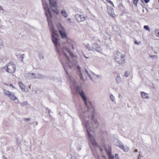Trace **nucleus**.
Here are the masks:
<instances>
[{
    "mask_svg": "<svg viewBox=\"0 0 159 159\" xmlns=\"http://www.w3.org/2000/svg\"><path fill=\"white\" fill-rule=\"evenodd\" d=\"M50 7L52 10L57 15L59 14L57 10V7L56 0H48ZM43 8L45 11V15L47 18L49 26V27L51 36L52 41L55 46L56 50L58 54L60 55L59 57L63 66L66 74L68 76L69 74L67 69L66 66L72 69L73 64L70 60L69 57L65 53V51H67L70 54L72 58L75 57L74 55L71 51L69 48L63 47H61L60 45L59 35L57 31L55 30L52 23V15L50 11V9L48 6V4L45 0H42Z\"/></svg>",
    "mask_w": 159,
    "mask_h": 159,
    "instance_id": "1",
    "label": "nucleus"
},
{
    "mask_svg": "<svg viewBox=\"0 0 159 159\" xmlns=\"http://www.w3.org/2000/svg\"><path fill=\"white\" fill-rule=\"evenodd\" d=\"M70 88L72 86L73 87H76L77 92L79 94L82 98L84 100V103L87 107L88 116H86L85 114L87 112L85 111L81 113L80 117L81 120L82 124L84 127L86 129L87 135L90 142L93 145H96V142L93 136L90 133L89 131L92 130L93 128H97L98 125V122L95 118V110L93 107L91 105V103H87V99L85 94L81 88L79 86H77V83L73 80L70 79Z\"/></svg>",
    "mask_w": 159,
    "mask_h": 159,
    "instance_id": "2",
    "label": "nucleus"
},
{
    "mask_svg": "<svg viewBox=\"0 0 159 159\" xmlns=\"http://www.w3.org/2000/svg\"><path fill=\"white\" fill-rule=\"evenodd\" d=\"M124 55L118 51L115 52L114 58L115 61L119 65H122L125 62Z\"/></svg>",
    "mask_w": 159,
    "mask_h": 159,
    "instance_id": "3",
    "label": "nucleus"
},
{
    "mask_svg": "<svg viewBox=\"0 0 159 159\" xmlns=\"http://www.w3.org/2000/svg\"><path fill=\"white\" fill-rule=\"evenodd\" d=\"M105 151L108 156L109 159H114V156L112 155L111 147L109 145H107L104 147ZM116 159H119L118 155L116 153L115 155Z\"/></svg>",
    "mask_w": 159,
    "mask_h": 159,
    "instance_id": "4",
    "label": "nucleus"
},
{
    "mask_svg": "<svg viewBox=\"0 0 159 159\" xmlns=\"http://www.w3.org/2000/svg\"><path fill=\"white\" fill-rule=\"evenodd\" d=\"M25 76H27V78L28 79H43L45 78V76L40 74H35L33 73H28L25 74Z\"/></svg>",
    "mask_w": 159,
    "mask_h": 159,
    "instance_id": "5",
    "label": "nucleus"
},
{
    "mask_svg": "<svg viewBox=\"0 0 159 159\" xmlns=\"http://www.w3.org/2000/svg\"><path fill=\"white\" fill-rule=\"evenodd\" d=\"M16 69V66L12 62H10L7 66L6 71L9 73L13 74L15 71Z\"/></svg>",
    "mask_w": 159,
    "mask_h": 159,
    "instance_id": "6",
    "label": "nucleus"
},
{
    "mask_svg": "<svg viewBox=\"0 0 159 159\" xmlns=\"http://www.w3.org/2000/svg\"><path fill=\"white\" fill-rule=\"evenodd\" d=\"M60 25V27L59 28L58 30L61 38L63 39H68L67 34L65 32V30L64 28L61 25Z\"/></svg>",
    "mask_w": 159,
    "mask_h": 159,
    "instance_id": "7",
    "label": "nucleus"
},
{
    "mask_svg": "<svg viewBox=\"0 0 159 159\" xmlns=\"http://www.w3.org/2000/svg\"><path fill=\"white\" fill-rule=\"evenodd\" d=\"M75 18L78 22H81L84 21L85 17L82 15L76 14L75 16Z\"/></svg>",
    "mask_w": 159,
    "mask_h": 159,
    "instance_id": "8",
    "label": "nucleus"
},
{
    "mask_svg": "<svg viewBox=\"0 0 159 159\" xmlns=\"http://www.w3.org/2000/svg\"><path fill=\"white\" fill-rule=\"evenodd\" d=\"M107 10L108 14L112 17H114L116 16L114 13V10L111 7H109L107 8Z\"/></svg>",
    "mask_w": 159,
    "mask_h": 159,
    "instance_id": "9",
    "label": "nucleus"
},
{
    "mask_svg": "<svg viewBox=\"0 0 159 159\" xmlns=\"http://www.w3.org/2000/svg\"><path fill=\"white\" fill-rule=\"evenodd\" d=\"M92 48L98 52H99V46L97 43H94L92 45Z\"/></svg>",
    "mask_w": 159,
    "mask_h": 159,
    "instance_id": "10",
    "label": "nucleus"
},
{
    "mask_svg": "<svg viewBox=\"0 0 159 159\" xmlns=\"http://www.w3.org/2000/svg\"><path fill=\"white\" fill-rule=\"evenodd\" d=\"M120 148L125 152H127L129 151V148L127 146H124V145H119Z\"/></svg>",
    "mask_w": 159,
    "mask_h": 159,
    "instance_id": "11",
    "label": "nucleus"
},
{
    "mask_svg": "<svg viewBox=\"0 0 159 159\" xmlns=\"http://www.w3.org/2000/svg\"><path fill=\"white\" fill-rule=\"evenodd\" d=\"M107 133L105 131L102 130L100 132V137L101 136L103 139L106 137L107 136Z\"/></svg>",
    "mask_w": 159,
    "mask_h": 159,
    "instance_id": "12",
    "label": "nucleus"
},
{
    "mask_svg": "<svg viewBox=\"0 0 159 159\" xmlns=\"http://www.w3.org/2000/svg\"><path fill=\"white\" fill-rule=\"evenodd\" d=\"M85 75H87L90 78L91 80H92V78L91 75L89 74L88 71L87 69L85 68H84L83 70Z\"/></svg>",
    "mask_w": 159,
    "mask_h": 159,
    "instance_id": "13",
    "label": "nucleus"
},
{
    "mask_svg": "<svg viewBox=\"0 0 159 159\" xmlns=\"http://www.w3.org/2000/svg\"><path fill=\"white\" fill-rule=\"evenodd\" d=\"M141 95L143 98H148V94L144 92H141Z\"/></svg>",
    "mask_w": 159,
    "mask_h": 159,
    "instance_id": "14",
    "label": "nucleus"
},
{
    "mask_svg": "<svg viewBox=\"0 0 159 159\" xmlns=\"http://www.w3.org/2000/svg\"><path fill=\"white\" fill-rule=\"evenodd\" d=\"M93 154L94 156L96 159H99V156L97 151L95 150L93 152Z\"/></svg>",
    "mask_w": 159,
    "mask_h": 159,
    "instance_id": "15",
    "label": "nucleus"
},
{
    "mask_svg": "<svg viewBox=\"0 0 159 159\" xmlns=\"http://www.w3.org/2000/svg\"><path fill=\"white\" fill-rule=\"evenodd\" d=\"M18 84L22 90L25 91V85L21 82H19Z\"/></svg>",
    "mask_w": 159,
    "mask_h": 159,
    "instance_id": "16",
    "label": "nucleus"
},
{
    "mask_svg": "<svg viewBox=\"0 0 159 159\" xmlns=\"http://www.w3.org/2000/svg\"><path fill=\"white\" fill-rule=\"evenodd\" d=\"M11 99L15 100L17 98L13 94L11 93L8 96Z\"/></svg>",
    "mask_w": 159,
    "mask_h": 159,
    "instance_id": "17",
    "label": "nucleus"
},
{
    "mask_svg": "<svg viewBox=\"0 0 159 159\" xmlns=\"http://www.w3.org/2000/svg\"><path fill=\"white\" fill-rule=\"evenodd\" d=\"M61 13L66 18L67 16V15L65 10H62L61 11Z\"/></svg>",
    "mask_w": 159,
    "mask_h": 159,
    "instance_id": "18",
    "label": "nucleus"
},
{
    "mask_svg": "<svg viewBox=\"0 0 159 159\" xmlns=\"http://www.w3.org/2000/svg\"><path fill=\"white\" fill-rule=\"evenodd\" d=\"M116 82L118 84L120 83L121 82V79L119 76H117L116 79Z\"/></svg>",
    "mask_w": 159,
    "mask_h": 159,
    "instance_id": "19",
    "label": "nucleus"
},
{
    "mask_svg": "<svg viewBox=\"0 0 159 159\" xmlns=\"http://www.w3.org/2000/svg\"><path fill=\"white\" fill-rule=\"evenodd\" d=\"M110 98L112 102H114L115 101V97L111 93H110Z\"/></svg>",
    "mask_w": 159,
    "mask_h": 159,
    "instance_id": "20",
    "label": "nucleus"
},
{
    "mask_svg": "<svg viewBox=\"0 0 159 159\" xmlns=\"http://www.w3.org/2000/svg\"><path fill=\"white\" fill-rule=\"evenodd\" d=\"M104 36L106 39H110V35L107 32L104 35Z\"/></svg>",
    "mask_w": 159,
    "mask_h": 159,
    "instance_id": "21",
    "label": "nucleus"
},
{
    "mask_svg": "<svg viewBox=\"0 0 159 159\" xmlns=\"http://www.w3.org/2000/svg\"><path fill=\"white\" fill-rule=\"evenodd\" d=\"M155 35L157 37H159V29H156L154 31Z\"/></svg>",
    "mask_w": 159,
    "mask_h": 159,
    "instance_id": "22",
    "label": "nucleus"
},
{
    "mask_svg": "<svg viewBox=\"0 0 159 159\" xmlns=\"http://www.w3.org/2000/svg\"><path fill=\"white\" fill-rule=\"evenodd\" d=\"M78 68L79 69V75L80 76V78L81 79H83V75L81 73V71H80V66H78Z\"/></svg>",
    "mask_w": 159,
    "mask_h": 159,
    "instance_id": "23",
    "label": "nucleus"
},
{
    "mask_svg": "<svg viewBox=\"0 0 159 159\" xmlns=\"http://www.w3.org/2000/svg\"><path fill=\"white\" fill-rule=\"evenodd\" d=\"M4 93L6 95H8V96L11 93L9 91L6 90H4Z\"/></svg>",
    "mask_w": 159,
    "mask_h": 159,
    "instance_id": "24",
    "label": "nucleus"
},
{
    "mask_svg": "<svg viewBox=\"0 0 159 159\" xmlns=\"http://www.w3.org/2000/svg\"><path fill=\"white\" fill-rule=\"evenodd\" d=\"M123 145V144L121 143V142L119 140L117 141V143L116 144V145L117 146L119 147L120 148L119 145Z\"/></svg>",
    "mask_w": 159,
    "mask_h": 159,
    "instance_id": "25",
    "label": "nucleus"
},
{
    "mask_svg": "<svg viewBox=\"0 0 159 159\" xmlns=\"http://www.w3.org/2000/svg\"><path fill=\"white\" fill-rule=\"evenodd\" d=\"M44 56L41 53H39V58L40 60L43 59H44Z\"/></svg>",
    "mask_w": 159,
    "mask_h": 159,
    "instance_id": "26",
    "label": "nucleus"
},
{
    "mask_svg": "<svg viewBox=\"0 0 159 159\" xmlns=\"http://www.w3.org/2000/svg\"><path fill=\"white\" fill-rule=\"evenodd\" d=\"M86 48L87 49H89V51L91 50H92L89 44H87L86 45Z\"/></svg>",
    "mask_w": 159,
    "mask_h": 159,
    "instance_id": "27",
    "label": "nucleus"
},
{
    "mask_svg": "<svg viewBox=\"0 0 159 159\" xmlns=\"http://www.w3.org/2000/svg\"><path fill=\"white\" fill-rule=\"evenodd\" d=\"M130 74L129 71H127L125 73V75L126 77H128Z\"/></svg>",
    "mask_w": 159,
    "mask_h": 159,
    "instance_id": "28",
    "label": "nucleus"
},
{
    "mask_svg": "<svg viewBox=\"0 0 159 159\" xmlns=\"http://www.w3.org/2000/svg\"><path fill=\"white\" fill-rule=\"evenodd\" d=\"M144 28L146 30L149 31L150 30V29L148 25H145L144 26Z\"/></svg>",
    "mask_w": 159,
    "mask_h": 159,
    "instance_id": "29",
    "label": "nucleus"
},
{
    "mask_svg": "<svg viewBox=\"0 0 159 159\" xmlns=\"http://www.w3.org/2000/svg\"><path fill=\"white\" fill-rule=\"evenodd\" d=\"M139 0H133V3L134 5L137 6L138 2Z\"/></svg>",
    "mask_w": 159,
    "mask_h": 159,
    "instance_id": "30",
    "label": "nucleus"
},
{
    "mask_svg": "<svg viewBox=\"0 0 159 159\" xmlns=\"http://www.w3.org/2000/svg\"><path fill=\"white\" fill-rule=\"evenodd\" d=\"M24 55H25L24 54H23L21 55L20 56V58L21 59L22 61L23 62H24L23 59L24 58Z\"/></svg>",
    "mask_w": 159,
    "mask_h": 159,
    "instance_id": "31",
    "label": "nucleus"
},
{
    "mask_svg": "<svg viewBox=\"0 0 159 159\" xmlns=\"http://www.w3.org/2000/svg\"><path fill=\"white\" fill-rule=\"evenodd\" d=\"M31 119L30 118H24V120L26 121H30Z\"/></svg>",
    "mask_w": 159,
    "mask_h": 159,
    "instance_id": "32",
    "label": "nucleus"
},
{
    "mask_svg": "<svg viewBox=\"0 0 159 159\" xmlns=\"http://www.w3.org/2000/svg\"><path fill=\"white\" fill-rule=\"evenodd\" d=\"M27 102H24L21 103V106H23L24 105H26L27 104Z\"/></svg>",
    "mask_w": 159,
    "mask_h": 159,
    "instance_id": "33",
    "label": "nucleus"
},
{
    "mask_svg": "<svg viewBox=\"0 0 159 159\" xmlns=\"http://www.w3.org/2000/svg\"><path fill=\"white\" fill-rule=\"evenodd\" d=\"M144 2L146 3H148L150 1V0H143Z\"/></svg>",
    "mask_w": 159,
    "mask_h": 159,
    "instance_id": "34",
    "label": "nucleus"
},
{
    "mask_svg": "<svg viewBox=\"0 0 159 159\" xmlns=\"http://www.w3.org/2000/svg\"><path fill=\"white\" fill-rule=\"evenodd\" d=\"M109 2L110 3L111 5H112L113 6H114V5L113 3V2L111 1L110 0L109 1V2Z\"/></svg>",
    "mask_w": 159,
    "mask_h": 159,
    "instance_id": "35",
    "label": "nucleus"
},
{
    "mask_svg": "<svg viewBox=\"0 0 159 159\" xmlns=\"http://www.w3.org/2000/svg\"><path fill=\"white\" fill-rule=\"evenodd\" d=\"M142 157V156L140 155V154L139 155L138 158L137 159H141V158Z\"/></svg>",
    "mask_w": 159,
    "mask_h": 159,
    "instance_id": "36",
    "label": "nucleus"
},
{
    "mask_svg": "<svg viewBox=\"0 0 159 159\" xmlns=\"http://www.w3.org/2000/svg\"><path fill=\"white\" fill-rule=\"evenodd\" d=\"M0 10H1V11H3L4 10V9L2 8V7L0 5Z\"/></svg>",
    "mask_w": 159,
    "mask_h": 159,
    "instance_id": "37",
    "label": "nucleus"
},
{
    "mask_svg": "<svg viewBox=\"0 0 159 159\" xmlns=\"http://www.w3.org/2000/svg\"><path fill=\"white\" fill-rule=\"evenodd\" d=\"M134 43L135 44H139V42H138L137 41H135Z\"/></svg>",
    "mask_w": 159,
    "mask_h": 159,
    "instance_id": "38",
    "label": "nucleus"
},
{
    "mask_svg": "<svg viewBox=\"0 0 159 159\" xmlns=\"http://www.w3.org/2000/svg\"><path fill=\"white\" fill-rule=\"evenodd\" d=\"M3 44V43L2 41H0V45L2 46Z\"/></svg>",
    "mask_w": 159,
    "mask_h": 159,
    "instance_id": "39",
    "label": "nucleus"
},
{
    "mask_svg": "<svg viewBox=\"0 0 159 159\" xmlns=\"http://www.w3.org/2000/svg\"><path fill=\"white\" fill-rule=\"evenodd\" d=\"M81 149V148H77V150L79 151H80Z\"/></svg>",
    "mask_w": 159,
    "mask_h": 159,
    "instance_id": "40",
    "label": "nucleus"
},
{
    "mask_svg": "<svg viewBox=\"0 0 159 159\" xmlns=\"http://www.w3.org/2000/svg\"><path fill=\"white\" fill-rule=\"evenodd\" d=\"M71 157L72 159H76L75 157Z\"/></svg>",
    "mask_w": 159,
    "mask_h": 159,
    "instance_id": "41",
    "label": "nucleus"
},
{
    "mask_svg": "<svg viewBox=\"0 0 159 159\" xmlns=\"http://www.w3.org/2000/svg\"><path fill=\"white\" fill-rule=\"evenodd\" d=\"M138 151L137 149H135L134 150V152H138Z\"/></svg>",
    "mask_w": 159,
    "mask_h": 159,
    "instance_id": "42",
    "label": "nucleus"
},
{
    "mask_svg": "<svg viewBox=\"0 0 159 159\" xmlns=\"http://www.w3.org/2000/svg\"><path fill=\"white\" fill-rule=\"evenodd\" d=\"M34 123H35L36 125H38V123L37 122H35Z\"/></svg>",
    "mask_w": 159,
    "mask_h": 159,
    "instance_id": "43",
    "label": "nucleus"
},
{
    "mask_svg": "<svg viewBox=\"0 0 159 159\" xmlns=\"http://www.w3.org/2000/svg\"><path fill=\"white\" fill-rule=\"evenodd\" d=\"M10 86L12 87L13 88H14V86L12 84H10Z\"/></svg>",
    "mask_w": 159,
    "mask_h": 159,
    "instance_id": "44",
    "label": "nucleus"
},
{
    "mask_svg": "<svg viewBox=\"0 0 159 159\" xmlns=\"http://www.w3.org/2000/svg\"><path fill=\"white\" fill-rule=\"evenodd\" d=\"M3 159H7L6 157H3Z\"/></svg>",
    "mask_w": 159,
    "mask_h": 159,
    "instance_id": "45",
    "label": "nucleus"
},
{
    "mask_svg": "<svg viewBox=\"0 0 159 159\" xmlns=\"http://www.w3.org/2000/svg\"><path fill=\"white\" fill-rule=\"evenodd\" d=\"M72 49H73L74 48V46L73 45H72Z\"/></svg>",
    "mask_w": 159,
    "mask_h": 159,
    "instance_id": "46",
    "label": "nucleus"
},
{
    "mask_svg": "<svg viewBox=\"0 0 159 159\" xmlns=\"http://www.w3.org/2000/svg\"><path fill=\"white\" fill-rule=\"evenodd\" d=\"M71 20L69 18L68 19V20Z\"/></svg>",
    "mask_w": 159,
    "mask_h": 159,
    "instance_id": "47",
    "label": "nucleus"
},
{
    "mask_svg": "<svg viewBox=\"0 0 159 159\" xmlns=\"http://www.w3.org/2000/svg\"><path fill=\"white\" fill-rule=\"evenodd\" d=\"M110 0H106V1L108 2H109V1H110Z\"/></svg>",
    "mask_w": 159,
    "mask_h": 159,
    "instance_id": "48",
    "label": "nucleus"
},
{
    "mask_svg": "<svg viewBox=\"0 0 159 159\" xmlns=\"http://www.w3.org/2000/svg\"><path fill=\"white\" fill-rule=\"evenodd\" d=\"M100 151H102V149L101 148H100Z\"/></svg>",
    "mask_w": 159,
    "mask_h": 159,
    "instance_id": "49",
    "label": "nucleus"
},
{
    "mask_svg": "<svg viewBox=\"0 0 159 159\" xmlns=\"http://www.w3.org/2000/svg\"><path fill=\"white\" fill-rule=\"evenodd\" d=\"M50 111V110H49V112H48V113L49 114V112Z\"/></svg>",
    "mask_w": 159,
    "mask_h": 159,
    "instance_id": "50",
    "label": "nucleus"
},
{
    "mask_svg": "<svg viewBox=\"0 0 159 159\" xmlns=\"http://www.w3.org/2000/svg\"><path fill=\"white\" fill-rule=\"evenodd\" d=\"M101 139H102V140L103 139L102 138H101Z\"/></svg>",
    "mask_w": 159,
    "mask_h": 159,
    "instance_id": "51",
    "label": "nucleus"
},
{
    "mask_svg": "<svg viewBox=\"0 0 159 159\" xmlns=\"http://www.w3.org/2000/svg\"><path fill=\"white\" fill-rule=\"evenodd\" d=\"M158 0V1H159V0Z\"/></svg>",
    "mask_w": 159,
    "mask_h": 159,
    "instance_id": "52",
    "label": "nucleus"
}]
</instances>
